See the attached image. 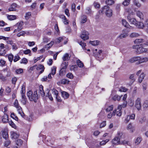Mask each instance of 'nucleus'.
I'll list each match as a JSON object with an SVG mask.
<instances>
[{
  "instance_id": "4468645a",
  "label": "nucleus",
  "mask_w": 148,
  "mask_h": 148,
  "mask_svg": "<svg viewBox=\"0 0 148 148\" xmlns=\"http://www.w3.org/2000/svg\"><path fill=\"white\" fill-rule=\"evenodd\" d=\"M11 137L12 139H16L18 138L19 135L18 134L14 131H11L10 132Z\"/></svg>"
},
{
  "instance_id": "412c9836",
  "label": "nucleus",
  "mask_w": 148,
  "mask_h": 148,
  "mask_svg": "<svg viewBox=\"0 0 148 148\" xmlns=\"http://www.w3.org/2000/svg\"><path fill=\"white\" fill-rule=\"evenodd\" d=\"M137 16L141 19H143L144 18V15L142 12L138 10L136 12Z\"/></svg>"
},
{
  "instance_id": "0eeeda50",
  "label": "nucleus",
  "mask_w": 148,
  "mask_h": 148,
  "mask_svg": "<svg viewBox=\"0 0 148 148\" xmlns=\"http://www.w3.org/2000/svg\"><path fill=\"white\" fill-rule=\"evenodd\" d=\"M67 41V39L65 37H59L57 38L55 40V43L56 44H58L60 42L65 44L66 43Z\"/></svg>"
},
{
  "instance_id": "dca6fc26",
  "label": "nucleus",
  "mask_w": 148,
  "mask_h": 148,
  "mask_svg": "<svg viewBox=\"0 0 148 148\" xmlns=\"http://www.w3.org/2000/svg\"><path fill=\"white\" fill-rule=\"evenodd\" d=\"M138 60L139 56H137L131 58L128 60V62L131 63H133L136 62H138Z\"/></svg>"
},
{
  "instance_id": "4c0bfd02",
  "label": "nucleus",
  "mask_w": 148,
  "mask_h": 148,
  "mask_svg": "<svg viewBox=\"0 0 148 148\" xmlns=\"http://www.w3.org/2000/svg\"><path fill=\"white\" fill-rule=\"evenodd\" d=\"M54 42L53 41H51L50 42L45 45V48H47V49H49L53 45Z\"/></svg>"
},
{
  "instance_id": "423d86ee",
  "label": "nucleus",
  "mask_w": 148,
  "mask_h": 148,
  "mask_svg": "<svg viewBox=\"0 0 148 148\" xmlns=\"http://www.w3.org/2000/svg\"><path fill=\"white\" fill-rule=\"evenodd\" d=\"M122 107L121 106H119L116 109H115L112 112V114L113 116L115 115L116 113L117 116L120 117L122 114V111L121 110Z\"/></svg>"
},
{
  "instance_id": "f8f14e48",
  "label": "nucleus",
  "mask_w": 148,
  "mask_h": 148,
  "mask_svg": "<svg viewBox=\"0 0 148 148\" xmlns=\"http://www.w3.org/2000/svg\"><path fill=\"white\" fill-rule=\"evenodd\" d=\"M127 18L130 24L136 25L137 23V21H136V19L130 15L128 16Z\"/></svg>"
},
{
  "instance_id": "bb28decb",
  "label": "nucleus",
  "mask_w": 148,
  "mask_h": 148,
  "mask_svg": "<svg viewBox=\"0 0 148 148\" xmlns=\"http://www.w3.org/2000/svg\"><path fill=\"white\" fill-rule=\"evenodd\" d=\"M76 64L79 68H82L84 66L83 63L79 59L77 60L76 61Z\"/></svg>"
},
{
  "instance_id": "9b49d317",
  "label": "nucleus",
  "mask_w": 148,
  "mask_h": 148,
  "mask_svg": "<svg viewBox=\"0 0 148 148\" xmlns=\"http://www.w3.org/2000/svg\"><path fill=\"white\" fill-rule=\"evenodd\" d=\"M128 31L126 29H124L122 33L117 37V39H121L127 36L128 34Z\"/></svg>"
},
{
  "instance_id": "49530a36",
  "label": "nucleus",
  "mask_w": 148,
  "mask_h": 148,
  "mask_svg": "<svg viewBox=\"0 0 148 148\" xmlns=\"http://www.w3.org/2000/svg\"><path fill=\"white\" fill-rule=\"evenodd\" d=\"M106 3L108 5H111L114 3V2L113 0H106Z\"/></svg>"
},
{
  "instance_id": "ddd939ff",
  "label": "nucleus",
  "mask_w": 148,
  "mask_h": 148,
  "mask_svg": "<svg viewBox=\"0 0 148 148\" xmlns=\"http://www.w3.org/2000/svg\"><path fill=\"white\" fill-rule=\"evenodd\" d=\"M112 143L114 145H118L120 144L121 142L120 138L118 137H115L112 140Z\"/></svg>"
},
{
  "instance_id": "a211bd4d",
  "label": "nucleus",
  "mask_w": 148,
  "mask_h": 148,
  "mask_svg": "<svg viewBox=\"0 0 148 148\" xmlns=\"http://www.w3.org/2000/svg\"><path fill=\"white\" fill-rule=\"evenodd\" d=\"M39 93L42 96L44 97L45 95V93L44 91L43 86L41 85H40L39 86Z\"/></svg>"
},
{
  "instance_id": "09e8293b",
  "label": "nucleus",
  "mask_w": 148,
  "mask_h": 148,
  "mask_svg": "<svg viewBox=\"0 0 148 148\" xmlns=\"http://www.w3.org/2000/svg\"><path fill=\"white\" fill-rule=\"evenodd\" d=\"M23 70L22 69L19 68L18 69L16 70L15 72L16 74H20L23 73Z\"/></svg>"
},
{
  "instance_id": "69168bd1",
  "label": "nucleus",
  "mask_w": 148,
  "mask_h": 148,
  "mask_svg": "<svg viewBox=\"0 0 148 148\" xmlns=\"http://www.w3.org/2000/svg\"><path fill=\"white\" fill-rule=\"evenodd\" d=\"M23 52L25 54H29V56H31V51L29 49H27L26 50H24L23 51Z\"/></svg>"
},
{
  "instance_id": "9d476101",
  "label": "nucleus",
  "mask_w": 148,
  "mask_h": 148,
  "mask_svg": "<svg viewBox=\"0 0 148 148\" xmlns=\"http://www.w3.org/2000/svg\"><path fill=\"white\" fill-rule=\"evenodd\" d=\"M147 61H148V57L139 56L138 62H137L136 63L137 64H139L142 63H146Z\"/></svg>"
},
{
  "instance_id": "c03bdc74",
  "label": "nucleus",
  "mask_w": 148,
  "mask_h": 148,
  "mask_svg": "<svg viewBox=\"0 0 148 148\" xmlns=\"http://www.w3.org/2000/svg\"><path fill=\"white\" fill-rule=\"evenodd\" d=\"M134 4L138 8H140L141 6V4L138 1V0H134L133 1Z\"/></svg>"
},
{
  "instance_id": "f03ea898",
  "label": "nucleus",
  "mask_w": 148,
  "mask_h": 148,
  "mask_svg": "<svg viewBox=\"0 0 148 148\" xmlns=\"http://www.w3.org/2000/svg\"><path fill=\"white\" fill-rule=\"evenodd\" d=\"M99 13H102L103 12L105 13L106 15L108 17H111L112 14V10L108 6H104L101 10H100Z\"/></svg>"
},
{
  "instance_id": "ea45409f",
  "label": "nucleus",
  "mask_w": 148,
  "mask_h": 148,
  "mask_svg": "<svg viewBox=\"0 0 148 148\" xmlns=\"http://www.w3.org/2000/svg\"><path fill=\"white\" fill-rule=\"evenodd\" d=\"M140 35L138 33L133 32L130 34V36L131 38H134L138 37Z\"/></svg>"
},
{
  "instance_id": "6ab92c4d",
  "label": "nucleus",
  "mask_w": 148,
  "mask_h": 148,
  "mask_svg": "<svg viewBox=\"0 0 148 148\" xmlns=\"http://www.w3.org/2000/svg\"><path fill=\"white\" fill-rule=\"evenodd\" d=\"M17 4L15 3H13L11 5L9 8L8 10L10 11H15L16 10Z\"/></svg>"
},
{
  "instance_id": "c756f323",
  "label": "nucleus",
  "mask_w": 148,
  "mask_h": 148,
  "mask_svg": "<svg viewBox=\"0 0 148 148\" xmlns=\"http://www.w3.org/2000/svg\"><path fill=\"white\" fill-rule=\"evenodd\" d=\"M1 134H2V137L4 138L7 139L8 137V133L4 131H2L1 132Z\"/></svg>"
},
{
  "instance_id": "f3484780",
  "label": "nucleus",
  "mask_w": 148,
  "mask_h": 148,
  "mask_svg": "<svg viewBox=\"0 0 148 148\" xmlns=\"http://www.w3.org/2000/svg\"><path fill=\"white\" fill-rule=\"evenodd\" d=\"M127 129L132 132H133L135 131L134 127L131 123H130L127 126Z\"/></svg>"
},
{
  "instance_id": "a18cd8bd",
  "label": "nucleus",
  "mask_w": 148,
  "mask_h": 148,
  "mask_svg": "<svg viewBox=\"0 0 148 148\" xmlns=\"http://www.w3.org/2000/svg\"><path fill=\"white\" fill-rule=\"evenodd\" d=\"M8 123L12 127L14 128L15 129H17V127L16 125L12 121H9Z\"/></svg>"
},
{
  "instance_id": "6e6552de",
  "label": "nucleus",
  "mask_w": 148,
  "mask_h": 148,
  "mask_svg": "<svg viewBox=\"0 0 148 148\" xmlns=\"http://www.w3.org/2000/svg\"><path fill=\"white\" fill-rule=\"evenodd\" d=\"M135 106L138 110L139 111L141 110L142 105L140 98H138L135 100Z\"/></svg>"
},
{
  "instance_id": "c85d7f7f",
  "label": "nucleus",
  "mask_w": 148,
  "mask_h": 148,
  "mask_svg": "<svg viewBox=\"0 0 148 148\" xmlns=\"http://www.w3.org/2000/svg\"><path fill=\"white\" fill-rule=\"evenodd\" d=\"M61 93L62 96L64 99H66L69 97V95L67 92L65 91H62Z\"/></svg>"
},
{
  "instance_id": "37998d69",
  "label": "nucleus",
  "mask_w": 148,
  "mask_h": 148,
  "mask_svg": "<svg viewBox=\"0 0 148 148\" xmlns=\"http://www.w3.org/2000/svg\"><path fill=\"white\" fill-rule=\"evenodd\" d=\"M122 24L126 27H128L129 26V24L125 19L122 20Z\"/></svg>"
},
{
  "instance_id": "13d9d810",
  "label": "nucleus",
  "mask_w": 148,
  "mask_h": 148,
  "mask_svg": "<svg viewBox=\"0 0 148 148\" xmlns=\"http://www.w3.org/2000/svg\"><path fill=\"white\" fill-rule=\"evenodd\" d=\"M77 67L76 65H72L70 67L71 70L76 71L77 69Z\"/></svg>"
},
{
  "instance_id": "4be33fe9",
  "label": "nucleus",
  "mask_w": 148,
  "mask_h": 148,
  "mask_svg": "<svg viewBox=\"0 0 148 148\" xmlns=\"http://www.w3.org/2000/svg\"><path fill=\"white\" fill-rule=\"evenodd\" d=\"M16 144L19 147H21L23 143V141L21 139H18L15 141Z\"/></svg>"
},
{
  "instance_id": "864d4df0",
  "label": "nucleus",
  "mask_w": 148,
  "mask_h": 148,
  "mask_svg": "<svg viewBox=\"0 0 148 148\" xmlns=\"http://www.w3.org/2000/svg\"><path fill=\"white\" fill-rule=\"evenodd\" d=\"M133 83V81H130V82H126L125 84L126 86L128 87L130 86Z\"/></svg>"
},
{
  "instance_id": "39448f33",
  "label": "nucleus",
  "mask_w": 148,
  "mask_h": 148,
  "mask_svg": "<svg viewBox=\"0 0 148 148\" xmlns=\"http://www.w3.org/2000/svg\"><path fill=\"white\" fill-rule=\"evenodd\" d=\"M135 47H137V51H136L138 54H140L144 53H145L147 51V49L144 48L141 45L137 46H134L133 47V48L134 49L135 48Z\"/></svg>"
},
{
  "instance_id": "1a4fd4ad",
  "label": "nucleus",
  "mask_w": 148,
  "mask_h": 148,
  "mask_svg": "<svg viewBox=\"0 0 148 148\" xmlns=\"http://www.w3.org/2000/svg\"><path fill=\"white\" fill-rule=\"evenodd\" d=\"M80 36L83 40H87L89 39V33L87 32L84 30L81 32Z\"/></svg>"
},
{
  "instance_id": "7ed1b4c3",
  "label": "nucleus",
  "mask_w": 148,
  "mask_h": 148,
  "mask_svg": "<svg viewBox=\"0 0 148 148\" xmlns=\"http://www.w3.org/2000/svg\"><path fill=\"white\" fill-rule=\"evenodd\" d=\"M14 105L15 107L17 108L18 113L23 117L25 116L23 112L22 111L21 107L19 106L18 100L16 99L14 103Z\"/></svg>"
},
{
  "instance_id": "cd10ccee",
  "label": "nucleus",
  "mask_w": 148,
  "mask_h": 148,
  "mask_svg": "<svg viewBox=\"0 0 148 148\" xmlns=\"http://www.w3.org/2000/svg\"><path fill=\"white\" fill-rule=\"evenodd\" d=\"M22 99L21 100V103L23 105H25L26 103L27 99L26 98V96L25 95H21Z\"/></svg>"
},
{
  "instance_id": "680f3d73",
  "label": "nucleus",
  "mask_w": 148,
  "mask_h": 148,
  "mask_svg": "<svg viewBox=\"0 0 148 148\" xmlns=\"http://www.w3.org/2000/svg\"><path fill=\"white\" fill-rule=\"evenodd\" d=\"M27 63V59L24 58L22 59L20 62L21 64H26Z\"/></svg>"
},
{
  "instance_id": "f704fd0d",
  "label": "nucleus",
  "mask_w": 148,
  "mask_h": 148,
  "mask_svg": "<svg viewBox=\"0 0 148 148\" xmlns=\"http://www.w3.org/2000/svg\"><path fill=\"white\" fill-rule=\"evenodd\" d=\"M116 137H118V138H123L124 137V135L123 133L121 131H119L117 132V135Z\"/></svg>"
},
{
  "instance_id": "72a5a7b5",
  "label": "nucleus",
  "mask_w": 148,
  "mask_h": 148,
  "mask_svg": "<svg viewBox=\"0 0 148 148\" xmlns=\"http://www.w3.org/2000/svg\"><path fill=\"white\" fill-rule=\"evenodd\" d=\"M121 142L123 144L125 145H127L130 146H131L132 145V143L130 141L124 140L122 141Z\"/></svg>"
},
{
  "instance_id": "393cba45",
  "label": "nucleus",
  "mask_w": 148,
  "mask_h": 148,
  "mask_svg": "<svg viewBox=\"0 0 148 148\" xmlns=\"http://www.w3.org/2000/svg\"><path fill=\"white\" fill-rule=\"evenodd\" d=\"M70 59V57L68 53H65L62 57V59L64 61L68 60Z\"/></svg>"
},
{
  "instance_id": "4d7b16f0",
  "label": "nucleus",
  "mask_w": 148,
  "mask_h": 148,
  "mask_svg": "<svg viewBox=\"0 0 148 148\" xmlns=\"http://www.w3.org/2000/svg\"><path fill=\"white\" fill-rule=\"evenodd\" d=\"M14 58V59L13 60V61L14 62H16L17 61H18L20 59V58L18 54H16V56H15Z\"/></svg>"
},
{
  "instance_id": "bf43d9fd",
  "label": "nucleus",
  "mask_w": 148,
  "mask_h": 148,
  "mask_svg": "<svg viewBox=\"0 0 148 148\" xmlns=\"http://www.w3.org/2000/svg\"><path fill=\"white\" fill-rule=\"evenodd\" d=\"M14 58L13 55L12 54H10L8 56V59L9 61L10 62H12L13 60V58Z\"/></svg>"
},
{
  "instance_id": "79ce46f5",
  "label": "nucleus",
  "mask_w": 148,
  "mask_h": 148,
  "mask_svg": "<svg viewBox=\"0 0 148 148\" xmlns=\"http://www.w3.org/2000/svg\"><path fill=\"white\" fill-rule=\"evenodd\" d=\"M128 90V89L125 87L121 86L119 89V91L120 92H125Z\"/></svg>"
},
{
  "instance_id": "20e7f679",
  "label": "nucleus",
  "mask_w": 148,
  "mask_h": 148,
  "mask_svg": "<svg viewBox=\"0 0 148 148\" xmlns=\"http://www.w3.org/2000/svg\"><path fill=\"white\" fill-rule=\"evenodd\" d=\"M23 22H20L17 23L13 26V28L14 29V32L15 33L20 31L23 28Z\"/></svg>"
},
{
  "instance_id": "5701e85b",
  "label": "nucleus",
  "mask_w": 148,
  "mask_h": 148,
  "mask_svg": "<svg viewBox=\"0 0 148 148\" xmlns=\"http://www.w3.org/2000/svg\"><path fill=\"white\" fill-rule=\"evenodd\" d=\"M7 18L9 20L12 21L16 19V16L14 15H7Z\"/></svg>"
},
{
  "instance_id": "58836bf2",
  "label": "nucleus",
  "mask_w": 148,
  "mask_h": 148,
  "mask_svg": "<svg viewBox=\"0 0 148 148\" xmlns=\"http://www.w3.org/2000/svg\"><path fill=\"white\" fill-rule=\"evenodd\" d=\"M142 140V138L141 137L139 136L137 137L135 141V143L137 145L139 144Z\"/></svg>"
},
{
  "instance_id": "3c124183",
  "label": "nucleus",
  "mask_w": 148,
  "mask_h": 148,
  "mask_svg": "<svg viewBox=\"0 0 148 148\" xmlns=\"http://www.w3.org/2000/svg\"><path fill=\"white\" fill-rule=\"evenodd\" d=\"M79 44L82 47L84 50H86L85 51L86 52V49L85 48V46H86V43H85L84 42H82V41H81L79 42Z\"/></svg>"
},
{
  "instance_id": "a878e982",
  "label": "nucleus",
  "mask_w": 148,
  "mask_h": 148,
  "mask_svg": "<svg viewBox=\"0 0 148 148\" xmlns=\"http://www.w3.org/2000/svg\"><path fill=\"white\" fill-rule=\"evenodd\" d=\"M2 121L4 123L8 122V116L7 114H4L2 117Z\"/></svg>"
},
{
  "instance_id": "c9c22d12",
  "label": "nucleus",
  "mask_w": 148,
  "mask_h": 148,
  "mask_svg": "<svg viewBox=\"0 0 148 148\" xmlns=\"http://www.w3.org/2000/svg\"><path fill=\"white\" fill-rule=\"evenodd\" d=\"M144 41V39H136L134 41V42L135 44H139L140 43L143 42Z\"/></svg>"
},
{
  "instance_id": "603ef678",
  "label": "nucleus",
  "mask_w": 148,
  "mask_h": 148,
  "mask_svg": "<svg viewBox=\"0 0 148 148\" xmlns=\"http://www.w3.org/2000/svg\"><path fill=\"white\" fill-rule=\"evenodd\" d=\"M113 105H111L106 109V111L107 112H110L112 111L113 110Z\"/></svg>"
},
{
  "instance_id": "b1692460",
  "label": "nucleus",
  "mask_w": 148,
  "mask_h": 148,
  "mask_svg": "<svg viewBox=\"0 0 148 148\" xmlns=\"http://www.w3.org/2000/svg\"><path fill=\"white\" fill-rule=\"evenodd\" d=\"M145 75L143 73H141L138 79V81L139 83H141L142 82L145 77Z\"/></svg>"
},
{
  "instance_id": "774afa93",
  "label": "nucleus",
  "mask_w": 148,
  "mask_h": 148,
  "mask_svg": "<svg viewBox=\"0 0 148 148\" xmlns=\"http://www.w3.org/2000/svg\"><path fill=\"white\" fill-rule=\"evenodd\" d=\"M144 24L145 26L147 28L146 29V31L148 33V19H147L145 21Z\"/></svg>"
},
{
  "instance_id": "7c9ffc66",
  "label": "nucleus",
  "mask_w": 148,
  "mask_h": 148,
  "mask_svg": "<svg viewBox=\"0 0 148 148\" xmlns=\"http://www.w3.org/2000/svg\"><path fill=\"white\" fill-rule=\"evenodd\" d=\"M66 70L65 69H62L59 71V74L61 76H63L66 74Z\"/></svg>"
},
{
  "instance_id": "6e6d98bb",
  "label": "nucleus",
  "mask_w": 148,
  "mask_h": 148,
  "mask_svg": "<svg viewBox=\"0 0 148 148\" xmlns=\"http://www.w3.org/2000/svg\"><path fill=\"white\" fill-rule=\"evenodd\" d=\"M11 117L15 120L16 121H18V117L15 115L14 113L13 112L11 114Z\"/></svg>"
},
{
  "instance_id": "338daca9",
  "label": "nucleus",
  "mask_w": 148,
  "mask_h": 148,
  "mask_svg": "<svg viewBox=\"0 0 148 148\" xmlns=\"http://www.w3.org/2000/svg\"><path fill=\"white\" fill-rule=\"evenodd\" d=\"M25 34V32L24 31H22L19 32L17 34V36L20 37L21 36H24Z\"/></svg>"
},
{
  "instance_id": "a19ab883",
  "label": "nucleus",
  "mask_w": 148,
  "mask_h": 148,
  "mask_svg": "<svg viewBox=\"0 0 148 148\" xmlns=\"http://www.w3.org/2000/svg\"><path fill=\"white\" fill-rule=\"evenodd\" d=\"M57 68L56 66H53L51 68V71L50 73H51L53 75H54L56 73Z\"/></svg>"
},
{
  "instance_id": "2f4dec72",
  "label": "nucleus",
  "mask_w": 148,
  "mask_h": 148,
  "mask_svg": "<svg viewBox=\"0 0 148 148\" xmlns=\"http://www.w3.org/2000/svg\"><path fill=\"white\" fill-rule=\"evenodd\" d=\"M36 69L37 70H41L40 71V73H41L44 71V66L42 65H39L36 67Z\"/></svg>"
},
{
  "instance_id": "e433bc0d",
  "label": "nucleus",
  "mask_w": 148,
  "mask_h": 148,
  "mask_svg": "<svg viewBox=\"0 0 148 148\" xmlns=\"http://www.w3.org/2000/svg\"><path fill=\"white\" fill-rule=\"evenodd\" d=\"M61 18L63 19V21L65 25H67L69 23L68 20L64 15H62Z\"/></svg>"
},
{
  "instance_id": "e2e57ef3",
  "label": "nucleus",
  "mask_w": 148,
  "mask_h": 148,
  "mask_svg": "<svg viewBox=\"0 0 148 148\" xmlns=\"http://www.w3.org/2000/svg\"><path fill=\"white\" fill-rule=\"evenodd\" d=\"M128 12L129 13V14L128 16L130 15L131 16V15H135V13L132 11L131 9H129L128 10Z\"/></svg>"
},
{
  "instance_id": "8fccbe9b",
  "label": "nucleus",
  "mask_w": 148,
  "mask_h": 148,
  "mask_svg": "<svg viewBox=\"0 0 148 148\" xmlns=\"http://www.w3.org/2000/svg\"><path fill=\"white\" fill-rule=\"evenodd\" d=\"M90 43L93 46H96L99 44V42L97 40H95L94 41H90Z\"/></svg>"
},
{
  "instance_id": "473e14b6",
  "label": "nucleus",
  "mask_w": 148,
  "mask_h": 148,
  "mask_svg": "<svg viewBox=\"0 0 148 148\" xmlns=\"http://www.w3.org/2000/svg\"><path fill=\"white\" fill-rule=\"evenodd\" d=\"M143 108L146 110L148 107V101L145 100L144 101L142 105Z\"/></svg>"
},
{
  "instance_id": "052dcab7",
  "label": "nucleus",
  "mask_w": 148,
  "mask_h": 148,
  "mask_svg": "<svg viewBox=\"0 0 148 148\" xmlns=\"http://www.w3.org/2000/svg\"><path fill=\"white\" fill-rule=\"evenodd\" d=\"M134 104V101L132 99H130L128 101V105L132 107L133 106Z\"/></svg>"
},
{
  "instance_id": "2eb2a0df",
  "label": "nucleus",
  "mask_w": 148,
  "mask_h": 148,
  "mask_svg": "<svg viewBox=\"0 0 148 148\" xmlns=\"http://www.w3.org/2000/svg\"><path fill=\"white\" fill-rule=\"evenodd\" d=\"M80 20L81 23L84 24L86 23L87 21V16L85 15H82L80 17Z\"/></svg>"
},
{
  "instance_id": "0e129e2a",
  "label": "nucleus",
  "mask_w": 148,
  "mask_h": 148,
  "mask_svg": "<svg viewBox=\"0 0 148 148\" xmlns=\"http://www.w3.org/2000/svg\"><path fill=\"white\" fill-rule=\"evenodd\" d=\"M109 141L108 139H106L105 140H103L100 143V144L101 145H103L106 144Z\"/></svg>"
},
{
  "instance_id": "de8ad7c7",
  "label": "nucleus",
  "mask_w": 148,
  "mask_h": 148,
  "mask_svg": "<svg viewBox=\"0 0 148 148\" xmlns=\"http://www.w3.org/2000/svg\"><path fill=\"white\" fill-rule=\"evenodd\" d=\"M68 65V62H63L61 65L62 68L66 69Z\"/></svg>"
},
{
  "instance_id": "5fc2aeb1",
  "label": "nucleus",
  "mask_w": 148,
  "mask_h": 148,
  "mask_svg": "<svg viewBox=\"0 0 148 148\" xmlns=\"http://www.w3.org/2000/svg\"><path fill=\"white\" fill-rule=\"evenodd\" d=\"M130 0H125L123 2L122 4L125 6H127L130 4Z\"/></svg>"
},
{
  "instance_id": "aec40b11",
  "label": "nucleus",
  "mask_w": 148,
  "mask_h": 148,
  "mask_svg": "<svg viewBox=\"0 0 148 148\" xmlns=\"http://www.w3.org/2000/svg\"><path fill=\"white\" fill-rule=\"evenodd\" d=\"M135 26L140 29H143L145 26V24H144L142 22L138 21H137V23Z\"/></svg>"
},
{
  "instance_id": "f257e3e1",
  "label": "nucleus",
  "mask_w": 148,
  "mask_h": 148,
  "mask_svg": "<svg viewBox=\"0 0 148 148\" xmlns=\"http://www.w3.org/2000/svg\"><path fill=\"white\" fill-rule=\"evenodd\" d=\"M27 95L31 101H34L36 102L38 99V95L36 91L33 93L32 91L29 90L27 92Z\"/></svg>"
}]
</instances>
